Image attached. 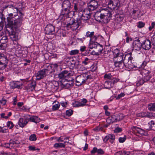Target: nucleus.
Here are the masks:
<instances>
[{
	"label": "nucleus",
	"instance_id": "1",
	"mask_svg": "<svg viewBox=\"0 0 155 155\" xmlns=\"http://www.w3.org/2000/svg\"><path fill=\"white\" fill-rule=\"evenodd\" d=\"M18 6L15 8L17 12L19 14V18L16 19L15 17L16 15H13L12 13L8 14V16L7 17V19L8 22L7 24H6V27H11L14 26L15 28L20 27L22 24V18L24 15L21 11L25 8V4L24 2H19L17 4Z\"/></svg>",
	"mask_w": 155,
	"mask_h": 155
},
{
	"label": "nucleus",
	"instance_id": "2",
	"mask_svg": "<svg viewBox=\"0 0 155 155\" xmlns=\"http://www.w3.org/2000/svg\"><path fill=\"white\" fill-rule=\"evenodd\" d=\"M113 14V12L110 11L107 8H103L95 12L94 17L97 21L106 24L109 22Z\"/></svg>",
	"mask_w": 155,
	"mask_h": 155
},
{
	"label": "nucleus",
	"instance_id": "3",
	"mask_svg": "<svg viewBox=\"0 0 155 155\" xmlns=\"http://www.w3.org/2000/svg\"><path fill=\"white\" fill-rule=\"evenodd\" d=\"M132 53L130 52L124 56H121L118 58L117 60L115 63V66L120 69L124 68V67L129 68H133L132 60L133 57L131 56Z\"/></svg>",
	"mask_w": 155,
	"mask_h": 155
},
{
	"label": "nucleus",
	"instance_id": "4",
	"mask_svg": "<svg viewBox=\"0 0 155 155\" xmlns=\"http://www.w3.org/2000/svg\"><path fill=\"white\" fill-rule=\"evenodd\" d=\"M71 3L68 0H64L62 4V7L64 9L62 10L61 12L60 17L63 18V17H67L68 16L69 14V11L70 10Z\"/></svg>",
	"mask_w": 155,
	"mask_h": 155
},
{
	"label": "nucleus",
	"instance_id": "5",
	"mask_svg": "<svg viewBox=\"0 0 155 155\" xmlns=\"http://www.w3.org/2000/svg\"><path fill=\"white\" fill-rule=\"evenodd\" d=\"M48 68L43 69L37 74L36 77L37 79L40 80L49 74L52 71L51 68L50 66H48Z\"/></svg>",
	"mask_w": 155,
	"mask_h": 155
},
{
	"label": "nucleus",
	"instance_id": "6",
	"mask_svg": "<svg viewBox=\"0 0 155 155\" xmlns=\"http://www.w3.org/2000/svg\"><path fill=\"white\" fill-rule=\"evenodd\" d=\"M6 24H7V23L6 24L5 22V25ZM5 27L6 28V29L7 30H8L7 29V28H9L10 29L11 31L9 32V34L10 38L13 41H16L19 39L18 34L14 31V30H15V31H20L19 29V28L20 27L17 28H15L14 26H12L11 27H6L5 25Z\"/></svg>",
	"mask_w": 155,
	"mask_h": 155
},
{
	"label": "nucleus",
	"instance_id": "7",
	"mask_svg": "<svg viewBox=\"0 0 155 155\" xmlns=\"http://www.w3.org/2000/svg\"><path fill=\"white\" fill-rule=\"evenodd\" d=\"M81 18H77L76 20L74 19L72 20L71 23H68L66 27L68 29L71 28L73 31L77 29L81 25Z\"/></svg>",
	"mask_w": 155,
	"mask_h": 155
},
{
	"label": "nucleus",
	"instance_id": "8",
	"mask_svg": "<svg viewBox=\"0 0 155 155\" xmlns=\"http://www.w3.org/2000/svg\"><path fill=\"white\" fill-rule=\"evenodd\" d=\"M91 76L86 74H81L78 76L76 78V84L78 86L81 85L86 82L87 80L90 78Z\"/></svg>",
	"mask_w": 155,
	"mask_h": 155
},
{
	"label": "nucleus",
	"instance_id": "9",
	"mask_svg": "<svg viewBox=\"0 0 155 155\" xmlns=\"http://www.w3.org/2000/svg\"><path fill=\"white\" fill-rule=\"evenodd\" d=\"M120 5L119 0H110L108 4V7L111 9L117 10Z\"/></svg>",
	"mask_w": 155,
	"mask_h": 155
},
{
	"label": "nucleus",
	"instance_id": "10",
	"mask_svg": "<svg viewBox=\"0 0 155 155\" xmlns=\"http://www.w3.org/2000/svg\"><path fill=\"white\" fill-rule=\"evenodd\" d=\"M8 60L6 56L2 54L0 57V68L4 69L7 65Z\"/></svg>",
	"mask_w": 155,
	"mask_h": 155
},
{
	"label": "nucleus",
	"instance_id": "11",
	"mask_svg": "<svg viewBox=\"0 0 155 155\" xmlns=\"http://www.w3.org/2000/svg\"><path fill=\"white\" fill-rule=\"evenodd\" d=\"M151 44L149 39H146L141 43V44L139 45V48H141L142 47L145 50H149L151 47Z\"/></svg>",
	"mask_w": 155,
	"mask_h": 155
},
{
	"label": "nucleus",
	"instance_id": "12",
	"mask_svg": "<svg viewBox=\"0 0 155 155\" xmlns=\"http://www.w3.org/2000/svg\"><path fill=\"white\" fill-rule=\"evenodd\" d=\"M98 7V3L95 0L91 1L88 4V8L85 9V11H89V12L95 10Z\"/></svg>",
	"mask_w": 155,
	"mask_h": 155
},
{
	"label": "nucleus",
	"instance_id": "13",
	"mask_svg": "<svg viewBox=\"0 0 155 155\" xmlns=\"http://www.w3.org/2000/svg\"><path fill=\"white\" fill-rule=\"evenodd\" d=\"M131 129L133 133L137 136H141L144 135L145 133L144 131L136 126L132 127Z\"/></svg>",
	"mask_w": 155,
	"mask_h": 155
},
{
	"label": "nucleus",
	"instance_id": "14",
	"mask_svg": "<svg viewBox=\"0 0 155 155\" xmlns=\"http://www.w3.org/2000/svg\"><path fill=\"white\" fill-rule=\"evenodd\" d=\"M45 33L47 35H53L55 33L54 27L51 24L47 25L45 28Z\"/></svg>",
	"mask_w": 155,
	"mask_h": 155
},
{
	"label": "nucleus",
	"instance_id": "15",
	"mask_svg": "<svg viewBox=\"0 0 155 155\" xmlns=\"http://www.w3.org/2000/svg\"><path fill=\"white\" fill-rule=\"evenodd\" d=\"M55 75H57L58 78L60 79H65L66 78H68L69 76L71 75V74L68 71L65 70L62 71L60 73L55 74Z\"/></svg>",
	"mask_w": 155,
	"mask_h": 155
},
{
	"label": "nucleus",
	"instance_id": "16",
	"mask_svg": "<svg viewBox=\"0 0 155 155\" xmlns=\"http://www.w3.org/2000/svg\"><path fill=\"white\" fill-rule=\"evenodd\" d=\"M9 85L12 89H20L23 86V83L20 81H13L10 82Z\"/></svg>",
	"mask_w": 155,
	"mask_h": 155
},
{
	"label": "nucleus",
	"instance_id": "17",
	"mask_svg": "<svg viewBox=\"0 0 155 155\" xmlns=\"http://www.w3.org/2000/svg\"><path fill=\"white\" fill-rule=\"evenodd\" d=\"M150 72L146 69H143L141 71L140 73L142 76V78L145 79L146 81H148L151 77L150 75Z\"/></svg>",
	"mask_w": 155,
	"mask_h": 155
},
{
	"label": "nucleus",
	"instance_id": "18",
	"mask_svg": "<svg viewBox=\"0 0 155 155\" xmlns=\"http://www.w3.org/2000/svg\"><path fill=\"white\" fill-rule=\"evenodd\" d=\"M112 52L114 58V61L115 65V63L116 62V61L117 60L118 58L120 56L121 57H122L123 56H124V55L122 53H120V51L117 49H115L113 51H112Z\"/></svg>",
	"mask_w": 155,
	"mask_h": 155
},
{
	"label": "nucleus",
	"instance_id": "19",
	"mask_svg": "<svg viewBox=\"0 0 155 155\" xmlns=\"http://www.w3.org/2000/svg\"><path fill=\"white\" fill-rule=\"evenodd\" d=\"M85 36L87 37L90 38V41H92L95 42L97 39V37L94 35V31L90 32L87 31L86 32Z\"/></svg>",
	"mask_w": 155,
	"mask_h": 155
},
{
	"label": "nucleus",
	"instance_id": "20",
	"mask_svg": "<svg viewBox=\"0 0 155 155\" xmlns=\"http://www.w3.org/2000/svg\"><path fill=\"white\" fill-rule=\"evenodd\" d=\"M58 86V82L55 81L50 82L48 84V87L51 88V90L53 91L57 90Z\"/></svg>",
	"mask_w": 155,
	"mask_h": 155
},
{
	"label": "nucleus",
	"instance_id": "21",
	"mask_svg": "<svg viewBox=\"0 0 155 155\" xmlns=\"http://www.w3.org/2000/svg\"><path fill=\"white\" fill-rule=\"evenodd\" d=\"M36 85V83L35 82L32 81L31 83L28 84L27 86L25 87V89L28 92L32 91L35 89Z\"/></svg>",
	"mask_w": 155,
	"mask_h": 155
},
{
	"label": "nucleus",
	"instance_id": "22",
	"mask_svg": "<svg viewBox=\"0 0 155 155\" xmlns=\"http://www.w3.org/2000/svg\"><path fill=\"white\" fill-rule=\"evenodd\" d=\"M85 9L84 10V13L81 15V17L80 18H81V20L86 21L88 20L91 18V14L90 12H89V13H85L86 11H85Z\"/></svg>",
	"mask_w": 155,
	"mask_h": 155
},
{
	"label": "nucleus",
	"instance_id": "23",
	"mask_svg": "<svg viewBox=\"0 0 155 155\" xmlns=\"http://www.w3.org/2000/svg\"><path fill=\"white\" fill-rule=\"evenodd\" d=\"M106 121L108 125L110 124L111 123L117 122L116 115H112L111 117L108 118L106 120Z\"/></svg>",
	"mask_w": 155,
	"mask_h": 155
},
{
	"label": "nucleus",
	"instance_id": "24",
	"mask_svg": "<svg viewBox=\"0 0 155 155\" xmlns=\"http://www.w3.org/2000/svg\"><path fill=\"white\" fill-rule=\"evenodd\" d=\"M104 85L105 88L110 89L114 86V83L110 81H105Z\"/></svg>",
	"mask_w": 155,
	"mask_h": 155
},
{
	"label": "nucleus",
	"instance_id": "25",
	"mask_svg": "<svg viewBox=\"0 0 155 155\" xmlns=\"http://www.w3.org/2000/svg\"><path fill=\"white\" fill-rule=\"evenodd\" d=\"M40 121V119L36 116H31L30 117V121L35 123L36 124Z\"/></svg>",
	"mask_w": 155,
	"mask_h": 155
},
{
	"label": "nucleus",
	"instance_id": "26",
	"mask_svg": "<svg viewBox=\"0 0 155 155\" xmlns=\"http://www.w3.org/2000/svg\"><path fill=\"white\" fill-rule=\"evenodd\" d=\"M27 121H25L22 118H20L18 121V125L21 127H23L27 124Z\"/></svg>",
	"mask_w": 155,
	"mask_h": 155
},
{
	"label": "nucleus",
	"instance_id": "27",
	"mask_svg": "<svg viewBox=\"0 0 155 155\" xmlns=\"http://www.w3.org/2000/svg\"><path fill=\"white\" fill-rule=\"evenodd\" d=\"M149 112H142L137 114V115L138 117H147L149 118V117H150V115H149Z\"/></svg>",
	"mask_w": 155,
	"mask_h": 155
},
{
	"label": "nucleus",
	"instance_id": "28",
	"mask_svg": "<svg viewBox=\"0 0 155 155\" xmlns=\"http://www.w3.org/2000/svg\"><path fill=\"white\" fill-rule=\"evenodd\" d=\"M103 50V48L102 45L99 44L97 45V46H96L95 51L97 54H100L102 53Z\"/></svg>",
	"mask_w": 155,
	"mask_h": 155
},
{
	"label": "nucleus",
	"instance_id": "29",
	"mask_svg": "<svg viewBox=\"0 0 155 155\" xmlns=\"http://www.w3.org/2000/svg\"><path fill=\"white\" fill-rule=\"evenodd\" d=\"M68 143V142H64V143H56L54 144V147L56 148H61L63 147L64 148L65 147V143Z\"/></svg>",
	"mask_w": 155,
	"mask_h": 155
},
{
	"label": "nucleus",
	"instance_id": "30",
	"mask_svg": "<svg viewBox=\"0 0 155 155\" xmlns=\"http://www.w3.org/2000/svg\"><path fill=\"white\" fill-rule=\"evenodd\" d=\"M147 108L150 111H155V103H150L147 106Z\"/></svg>",
	"mask_w": 155,
	"mask_h": 155
},
{
	"label": "nucleus",
	"instance_id": "31",
	"mask_svg": "<svg viewBox=\"0 0 155 155\" xmlns=\"http://www.w3.org/2000/svg\"><path fill=\"white\" fill-rule=\"evenodd\" d=\"M123 19V17L119 14H117L115 16V20L117 22H120Z\"/></svg>",
	"mask_w": 155,
	"mask_h": 155
},
{
	"label": "nucleus",
	"instance_id": "32",
	"mask_svg": "<svg viewBox=\"0 0 155 155\" xmlns=\"http://www.w3.org/2000/svg\"><path fill=\"white\" fill-rule=\"evenodd\" d=\"M8 42V38L7 36H4L2 37L0 39V43L7 44Z\"/></svg>",
	"mask_w": 155,
	"mask_h": 155
},
{
	"label": "nucleus",
	"instance_id": "33",
	"mask_svg": "<svg viewBox=\"0 0 155 155\" xmlns=\"http://www.w3.org/2000/svg\"><path fill=\"white\" fill-rule=\"evenodd\" d=\"M149 40L151 42L152 45L155 46V35L153 34H151Z\"/></svg>",
	"mask_w": 155,
	"mask_h": 155
},
{
	"label": "nucleus",
	"instance_id": "34",
	"mask_svg": "<svg viewBox=\"0 0 155 155\" xmlns=\"http://www.w3.org/2000/svg\"><path fill=\"white\" fill-rule=\"evenodd\" d=\"M19 143V142H16L13 140H11L9 141V145H10V148L11 149L13 147H15V145L17 144H18Z\"/></svg>",
	"mask_w": 155,
	"mask_h": 155
},
{
	"label": "nucleus",
	"instance_id": "35",
	"mask_svg": "<svg viewBox=\"0 0 155 155\" xmlns=\"http://www.w3.org/2000/svg\"><path fill=\"white\" fill-rule=\"evenodd\" d=\"M12 114V113L11 112H9L8 113L6 114V115H6V114L5 113H2L0 114L1 117L7 119H8L9 117H10V116H11Z\"/></svg>",
	"mask_w": 155,
	"mask_h": 155
},
{
	"label": "nucleus",
	"instance_id": "36",
	"mask_svg": "<svg viewBox=\"0 0 155 155\" xmlns=\"http://www.w3.org/2000/svg\"><path fill=\"white\" fill-rule=\"evenodd\" d=\"M147 81L145 80V79L142 78L138 81V82L137 83V86H139L140 85L143 84L145 82Z\"/></svg>",
	"mask_w": 155,
	"mask_h": 155
},
{
	"label": "nucleus",
	"instance_id": "37",
	"mask_svg": "<svg viewBox=\"0 0 155 155\" xmlns=\"http://www.w3.org/2000/svg\"><path fill=\"white\" fill-rule=\"evenodd\" d=\"M73 106L74 107H83L84 104H81L80 102L78 101H75L73 103Z\"/></svg>",
	"mask_w": 155,
	"mask_h": 155
},
{
	"label": "nucleus",
	"instance_id": "38",
	"mask_svg": "<svg viewBox=\"0 0 155 155\" xmlns=\"http://www.w3.org/2000/svg\"><path fill=\"white\" fill-rule=\"evenodd\" d=\"M116 115L117 121L122 120L124 118V115L122 114H116Z\"/></svg>",
	"mask_w": 155,
	"mask_h": 155
},
{
	"label": "nucleus",
	"instance_id": "39",
	"mask_svg": "<svg viewBox=\"0 0 155 155\" xmlns=\"http://www.w3.org/2000/svg\"><path fill=\"white\" fill-rule=\"evenodd\" d=\"M55 103H56V102H55ZM57 104H55L54 105L52 106V110H57L59 106H60V104H59V103L58 102H57Z\"/></svg>",
	"mask_w": 155,
	"mask_h": 155
},
{
	"label": "nucleus",
	"instance_id": "40",
	"mask_svg": "<svg viewBox=\"0 0 155 155\" xmlns=\"http://www.w3.org/2000/svg\"><path fill=\"white\" fill-rule=\"evenodd\" d=\"M137 41H138V42L137 44H136L134 45V48H135V49L137 50H140L141 49V48H139V45L141 44L142 43L140 42V40L139 39L137 40Z\"/></svg>",
	"mask_w": 155,
	"mask_h": 155
},
{
	"label": "nucleus",
	"instance_id": "41",
	"mask_svg": "<svg viewBox=\"0 0 155 155\" xmlns=\"http://www.w3.org/2000/svg\"><path fill=\"white\" fill-rule=\"evenodd\" d=\"M99 44V43H92L90 45H89V47L91 49H92L93 48H94L95 49H96V46H97V45Z\"/></svg>",
	"mask_w": 155,
	"mask_h": 155
},
{
	"label": "nucleus",
	"instance_id": "42",
	"mask_svg": "<svg viewBox=\"0 0 155 155\" xmlns=\"http://www.w3.org/2000/svg\"><path fill=\"white\" fill-rule=\"evenodd\" d=\"M8 127L10 129H12L14 126V125L13 123L11 121H8L7 122V124Z\"/></svg>",
	"mask_w": 155,
	"mask_h": 155
},
{
	"label": "nucleus",
	"instance_id": "43",
	"mask_svg": "<svg viewBox=\"0 0 155 155\" xmlns=\"http://www.w3.org/2000/svg\"><path fill=\"white\" fill-rule=\"evenodd\" d=\"M127 138V136L126 135H124L123 137H120L119 138L118 140L120 143H122L124 142L126 140Z\"/></svg>",
	"mask_w": 155,
	"mask_h": 155
},
{
	"label": "nucleus",
	"instance_id": "44",
	"mask_svg": "<svg viewBox=\"0 0 155 155\" xmlns=\"http://www.w3.org/2000/svg\"><path fill=\"white\" fill-rule=\"evenodd\" d=\"M29 139L30 140L32 141H35L37 139L36 135L35 134H31L29 137Z\"/></svg>",
	"mask_w": 155,
	"mask_h": 155
},
{
	"label": "nucleus",
	"instance_id": "45",
	"mask_svg": "<svg viewBox=\"0 0 155 155\" xmlns=\"http://www.w3.org/2000/svg\"><path fill=\"white\" fill-rule=\"evenodd\" d=\"M0 18L1 19L2 21H4L5 23V22L6 24L8 23L7 18H5L4 17L3 14L1 12H0Z\"/></svg>",
	"mask_w": 155,
	"mask_h": 155
},
{
	"label": "nucleus",
	"instance_id": "46",
	"mask_svg": "<svg viewBox=\"0 0 155 155\" xmlns=\"http://www.w3.org/2000/svg\"><path fill=\"white\" fill-rule=\"evenodd\" d=\"M145 23L142 21H139L138 22L137 26L139 28H141L145 25Z\"/></svg>",
	"mask_w": 155,
	"mask_h": 155
},
{
	"label": "nucleus",
	"instance_id": "47",
	"mask_svg": "<svg viewBox=\"0 0 155 155\" xmlns=\"http://www.w3.org/2000/svg\"><path fill=\"white\" fill-rule=\"evenodd\" d=\"M104 78L107 79H112V77L110 74H105L104 76Z\"/></svg>",
	"mask_w": 155,
	"mask_h": 155
},
{
	"label": "nucleus",
	"instance_id": "48",
	"mask_svg": "<svg viewBox=\"0 0 155 155\" xmlns=\"http://www.w3.org/2000/svg\"><path fill=\"white\" fill-rule=\"evenodd\" d=\"M73 111L71 109H69L66 111V115L68 116H71L73 114Z\"/></svg>",
	"mask_w": 155,
	"mask_h": 155
},
{
	"label": "nucleus",
	"instance_id": "49",
	"mask_svg": "<svg viewBox=\"0 0 155 155\" xmlns=\"http://www.w3.org/2000/svg\"><path fill=\"white\" fill-rule=\"evenodd\" d=\"M79 53V50H74L71 51L70 53V54L71 55H74L77 54Z\"/></svg>",
	"mask_w": 155,
	"mask_h": 155
},
{
	"label": "nucleus",
	"instance_id": "50",
	"mask_svg": "<svg viewBox=\"0 0 155 155\" xmlns=\"http://www.w3.org/2000/svg\"><path fill=\"white\" fill-rule=\"evenodd\" d=\"M31 116L30 115L28 114H26L24 116V120L27 121V124H28L29 121H30V117Z\"/></svg>",
	"mask_w": 155,
	"mask_h": 155
},
{
	"label": "nucleus",
	"instance_id": "51",
	"mask_svg": "<svg viewBox=\"0 0 155 155\" xmlns=\"http://www.w3.org/2000/svg\"><path fill=\"white\" fill-rule=\"evenodd\" d=\"M124 95L125 94L124 93H121L120 94H118L117 96H115V97L116 99L118 100L121 98L122 97H124Z\"/></svg>",
	"mask_w": 155,
	"mask_h": 155
},
{
	"label": "nucleus",
	"instance_id": "52",
	"mask_svg": "<svg viewBox=\"0 0 155 155\" xmlns=\"http://www.w3.org/2000/svg\"><path fill=\"white\" fill-rule=\"evenodd\" d=\"M70 87V85L68 84L67 83L65 84L62 83L61 84V87L62 88H68Z\"/></svg>",
	"mask_w": 155,
	"mask_h": 155
},
{
	"label": "nucleus",
	"instance_id": "53",
	"mask_svg": "<svg viewBox=\"0 0 155 155\" xmlns=\"http://www.w3.org/2000/svg\"><path fill=\"white\" fill-rule=\"evenodd\" d=\"M7 44L0 43V49L2 50L5 49L7 47Z\"/></svg>",
	"mask_w": 155,
	"mask_h": 155
},
{
	"label": "nucleus",
	"instance_id": "54",
	"mask_svg": "<svg viewBox=\"0 0 155 155\" xmlns=\"http://www.w3.org/2000/svg\"><path fill=\"white\" fill-rule=\"evenodd\" d=\"M90 60L88 58H86L84 60L82 61V63L85 65H87L90 62Z\"/></svg>",
	"mask_w": 155,
	"mask_h": 155
},
{
	"label": "nucleus",
	"instance_id": "55",
	"mask_svg": "<svg viewBox=\"0 0 155 155\" xmlns=\"http://www.w3.org/2000/svg\"><path fill=\"white\" fill-rule=\"evenodd\" d=\"M6 103V100L5 99H2L0 100V104L2 106L5 105Z\"/></svg>",
	"mask_w": 155,
	"mask_h": 155
},
{
	"label": "nucleus",
	"instance_id": "56",
	"mask_svg": "<svg viewBox=\"0 0 155 155\" xmlns=\"http://www.w3.org/2000/svg\"><path fill=\"white\" fill-rule=\"evenodd\" d=\"M122 131V129L121 128L117 127L114 130V132L115 133H118L121 132Z\"/></svg>",
	"mask_w": 155,
	"mask_h": 155
},
{
	"label": "nucleus",
	"instance_id": "57",
	"mask_svg": "<svg viewBox=\"0 0 155 155\" xmlns=\"http://www.w3.org/2000/svg\"><path fill=\"white\" fill-rule=\"evenodd\" d=\"M1 146L3 147H4L6 148H10V145H9V143H4L2 144L1 145Z\"/></svg>",
	"mask_w": 155,
	"mask_h": 155
},
{
	"label": "nucleus",
	"instance_id": "58",
	"mask_svg": "<svg viewBox=\"0 0 155 155\" xmlns=\"http://www.w3.org/2000/svg\"><path fill=\"white\" fill-rule=\"evenodd\" d=\"M65 80L67 81L68 82L74 81V80L72 78L70 77V75H69V77L66 78Z\"/></svg>",
	"mask_w": 155,
	"mask_h": 155
},
{
	"label": "nucleus",
	"instance_id": "59",
	"mask_svg": "<svg viewBox=\"0 0 155 155\" xmlns=\"http://www.w3.org/2000/svg\"><path fill=\"white\" fill-rule=\"evenodd\" d=\"M108 136L109 139V140L115 139V136L114 134H110L108 135Z\"/></svg>",
	"mask_w": 155,
	"mask_h": 155
},
{
	"label": "nucleus",
	"instance_id": "60",
	"mask_svg": "<svg viewBox=\"0 0 155 155\" xmlns=\"http://www.w3.org/2000/svg\"><path fill=\"white\" fill-rule=\"evenodd\" d=\"M97 147H94L91 151V153L92 154H94L96 152H97Z\"/></svg>",
	"mask_w": 155,
	"mask_h": 155
},
{
	"label": "nucleus",
	"instance_id": "61",
	"mask_svg": "<svg viewBox=\"0 0 155 155\" xmlns=\"http://www.w3.org/2000/svg\"><path fill=\"white\" fill-rule=\"evenodd\" d=\"M14 7L12 5H6L5 6H4L3 7V9H5L8 8V7H9V8H12Z\"/></svg>",
	"mask_w": 155,
	"mask_h": 155
},
{
	"label": "nucleus",
	"instance_id": "62",
	"mask_svg": "<svg viewBox=\"0 0 155 155\" xmlns=\"http://www.w3.org/2000/svg\"><path fill=\"white\" fill-rule=\"evenodd\" d=\"M97 153L98 154H103L104 153V152L101 149H97Z\"/></svg>",
	"mask_w": 155,
	"mask_h": 155
},
{
	"label": "nucleus",
	"instance_id": "63",
	"mask_svg": "<svg viewBox=\"0 0 155 155\" xmlns=\"http://www.w3.org/2000/svg\"><path fill=\"white\" fill-rule=\"evenodd\" d=\"M109 137L108 135L106 136L104 138L103 141L104 143H106L108 140H109Z\"/></svg>",
	"mask_w": 155,
	"mask_h": 155
},
{
	"label": "nucleus",
	"instance_id": "64",
	"mask_svg": "<svg viewBox=\"0 0 155 155\" xmlns=\"http://www.w3.org/2000/svg\"><path fill=\"white\" fill-rule=\"evenodd\" d=\"M122 155H129V152L124 151H122Z\"/></svg>",
	"mask_w": 155,
	"mask_h": 155
}]
</instances>
